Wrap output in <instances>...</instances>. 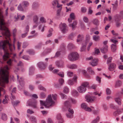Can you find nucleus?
Listing matches in <instances>:
<instances>
[{"mask_svg": "<svg viewBox=\"0 0 123 123\" xmlns=\"http://www.w3.org/2000/svg\"><path fill=\"white\" fill-rule=\"evenodd\" d=\"M72 94L73 95L75 96L78 95V92L75 90H73L72 92Z\"/></svg>", "mask_w": 123, "mask_h": 123, "instance_id": "obj_35", "label": "nucleus"}, {"mask_svg": "<svg viewBox=\"0 0 123 123\" xmlns=\"http://www.w3.org/2000/svg\"><path fill=\"white\" fill-rule=\"evenodd\" d=\"M93 23L94 24L96 25H98V21L97 19H95L93 20Z\"/></svg>", "mask_w": 123, "mask_h": 123, "instance_id": "obj_63", "label": "nucleus"}, {"mask_svg": "<svg viewBox=\"0 0 123 123\" xmlns=\"http://www.w3.org/2000/svg\"><path fill=\"white\" fill-rule=\"evenodd\" d=\"M116 102L119 105H121L122 104L121 100L119 98H116L115 99Z\"/></svg>", "mask_w": 123, "mask_h": 123, "instance_id": "obj_30", "label": "nucleus"}, {"mask_svg": "<svg viewBox=\"0 0 123 123\" xmlns=\"http://www.w3.org/2000/svg\"><path fill=\"white\" fill-rule=\"evenodd\" d=\"M89 86V83L87 82H85L82 83L81 85L79 86L77 88V90L80 93H83L86 90V87Z\"/></svg>", "mask_w": 123, "mask_h": 123, "instance_id": "obj_5", "label": "nucleus"}, {"mask_svg": "<svg viewBox=\"0 0 123 123\" xmlns=\"http://www.w3.org/2000/svg\"><path fill=\"white\" fill-rule=\"evenodd\" d=\"M58 0H54L52 2V5L54 7H57L58 8L61 7L62 5H59L58 3Z\"/></svg>", "mask_w": 123, "mask_h": 123, "instance_id": "obj_14", "label": "nucleus"}, {"mask_svg": "<svg viewBox=\"0 0 123 123\" xmlns=\"http://www.w3.org/2000/svg\"><path fill=\"white\" fill-rule=\"evenodd\" d=\"M27 112L28 114H31L34 113V112L30 109H28L27 111Z\"/></svg>", "mask_w": 123, "mask_h": 123, "instance_id": "obj_51", "label": "nucleus"}, {"mask_svg": "<svg viewBox=\"0 0 123 123\" xmlns=\"http://www.w3.org/2000/svg\"><path fill=\"white\" fill-rule=\"evenodd\" d=\"M40 20L42 23H45L46 22L45 19L43 17H41L40 18Z\"/></svg>", "mask_w": 123, "mask_h": 123, "instance_id": "obj_43", "label": "nucleus"}, {"mask_svg": "<svg viewBox=\"0 0 123 123\" xmlns=\"http://www.w3.org/2000/svg\"><path fill=\"white\" fill-rule=\"evenodd\" d=\"M29 26L28 25H27L26 27L25 30V33L22 34V38H24L27 35V33L29 31Z\"/></svg>", "mask_w": 123, "mask_h": 123, "instance_id": "obj_19", "label": "nucleus"}, {"mask_svg": "<svg viewBox=\"0 0 123 123\" xmlns=\"http://www.w3.org/2000/svg\"><path fill=\"white\" fill-rule=\"evenodd\" d=\"M46 64H44L42 62H40L38 63V67L41 70L44 69L46 68Z\"/></svg>", "mask_w": 123, "mask_h": 123, "instance_id": "obj_15", "label": "nucleus"}, {"mask_svg": "<svg viewBox=\"0 0 123 123\" xmlns=\"http://www.w3.org/2000/svg\"><path fill=\"white\" fill-rule=\"evenodd\" d=\"M112 5L113 6V9L115 10H116L118 6L117 1V0L116 1L115 3L114 4H112Z\"/></svg>", "mask_w": 123, "mask_h": 123, "instance_id": "obj_36", "label": "nucleus"}, {"mask_svg": "<svg viewBox=\"0 0 123 123\" xmlns=\"http://www.w3.org/2000/svg\"><path fill=\"white\" fill-rule=\"evenodd\" d=\"M122 85V82L120 80H118L116 81L115 85V87H117L120 86Z\"/></svg>", "mask_w": 123, "mask_h": 123, "instance_id": "obj_34", "label": "nucleus"}, {"mask_svg": "<svg viewBox=\"0 0 123 123\" xmlns=\"http://www.w3.org/2000/svg\"><path fill=\"white\" fill-rule=\"evenodd\" d=\"M17 30L16 29H14L13 31V36L14 37V42L15 41L16 39L15 38H14L15 35H16V32Z\"/></svg>", "mask_w": 123, "mask_h": 123, "instance_id": "obj_50", "label": "nucleus"}, {"mask_svg": "<svg viewBox=\"0 0 123 123\" xmlns=\"http://www.w3.org/2000/svg\"><path fill=\"white\" fill-rule=\"evenodd\" d=\"M118 114H120L122 113L123 111V109H118L117 110Z\"/></svg>", "mask_w": 123, "mask_h": 123, "instance_id": "obj_64", "label": "nucleus"}, {"mask_svg": "<svg viewBox=\"0 0 123 123\" xmlns=\"http://www.w3.org/2000/svg\"><path fill=\"white\" fill-rule=\"evenodd\" d=\"M23 80L24 79L22 77L20 78L19 80L20 85L22 86H23L25 84V83Z\"/></svg>", "mask_w": 123, "mask_h": 123, "instance_id": "obj_28", "label": "nucleus"}, {"mask_svg": "<svg viewBox=\"0 0 123 123\" xmlns=\"http://www.w3.org/2000/svg\"><path fill=\"white\" fill-rule=\"evenodd\" d=\"M60 95L62 99H65L67 98V96L62 93H61Z\"/></svg>", "mask_w": 123, "mask_h": 123, "instance_id": "obj_61", "label": "nucleus"}, {"mask_svg": "<svg viewBox=\"0 0 123 123\" xmlns=\"http://www.w3.org/2000/svg\"><path fill=\"white\" fill-rule=\"evenodd\" d=\"M12 61L10 59L7 62L8 67L7 65L3 68H1L0 70V85L5 87V85L8 83L9 74L8 70L12 66Z\"/></svg>", "mask_w": 123, "mask_h": 123, "instance_id": "obj_2", "label": "nucleus"}, {"mask_svg": "<svg viewBox=\"0 0 123 123\" xmlns=\"http://www.w3.org/2000/svg\"><path fill=\"white\" fill-rule=\"evenodd\" d=\"M45 94L44 93L42 92L40 93V96L41 98H44L45 97Z\"/></svg>", "mask_w": 123, "mask_h": 123, "instance_id": "obj_52", "label": "nucleus"}, {"mask_svg": "<svg viewBox=\"0 0 123 123\" xmlns=\"http://www.w3.org/2000/svg\"><path fill=\"white\" fill-rule=\"evenodd\" d=\"M22 58L27 60H29L30 59V58L29 56L26 55H24L22 57Z\"/></svg>", "mask_w": 123, "mask_h": 123, "instance_id": "obj_55", "label": "nucleus"}, {"mask_svg": "<svg viewBox=\"0 0 123 123\" xmlns=\"http://www.w3.org/2000/svg\"><path fill=\"white\" fill-rule=\"evenodd\" d=\"M108 47L106 45H104L103 47L101 49V51L103 53L106 52L108 50Z\"/></svg>", "mask_w": 123, "mask_h": 123, "instance_id": "obj_18", "label": "nucleus"}, {"mask_svg": "<svg viewBox=\"0 0 123 123\" xmlns=\"http://www.w3.org/2000/svg\"><path fill=\"white\" fill-rule=\"evenodd\" d=\"M69 91V89L68 87L67 86L65 87L63 89V92L65 93H68Z\"/></svg>", "mask_w": 123, "mask_h": 123, "instance_id": "obj_37", "label": "nucleus"}, {"mask_svg": "<svg viewBox=\"0 0 123 123\" xmlns=\"http://www.w3.org/2000/svg\"><path fill=\"white\" fill-rule=\"evenodd\" d=\"M81 107L85 111L88 112H91L92 111L91 109L88 107L86 104L83 103L81 105Z\"/></svg>", "mask_w": 123, "mask_h": 123, "instance_id": "obj_12", "label": "nucleus"}, {"mask_svg": "<svg viewBox=\"0 0 123 123\" xmlns=\"http://www.w3.org/2000/svg\"><path fill=\"white\" fill-rule=\"evenodd\" d=\"M60 27L62 32L63 33H66L68 31V27L65 23L61 24Z\"/></svg>", "mask_w": 123, "mask_h": 123, "instance_id": "obj_7", "label": "nucleus"}, {"mask_svg": "<svg viewBox=\"0 0 123 123\" xmlns=\"http://www.w3.org/2000/svg\"><path fill=\"white\" fill-rule=\"evenodd\" d=\"M77 24V23L76 21H74L72 24H70L69 26L72 27L73 30H74V28L76 27V26Z\"/></svg>", "mask_w": 123, "mask_h": 123, "instance_id": "obj_24", "label": "nucleus"}, {"mask_svg": "<svg viewBox=\"0 0 123 123\" xmlns=\"http://www.w3.org/2000/svg\"><path fill=\"white\" fill-rule=\"evenodd\" d=\"M92 37L93 39L96 41H99L100 39V37L98 36L94 35Z\"/></svg>", "mask_w": 123, "mask_h": 123, "instance_id": "obj_27", "label": "nucleus"}, {"mask_svg": "<svg viewBox=\"0 0 123 123\" xmlns=\"http://www.w3.org/2000/svg\"><path fill=\"white\" fill-rule=\"evenodd\" d=\"M60 77L63 78L64 76V73L63 72H61L57 74Z\"/></svg>", "mask_w": 123, "mask_h": 123, "instance_id": "obj_54", "label": "nucleus"}, {"mask_svg": "<svg viewBox=\"0 0 123 123\" xmlns=\"http://www.w3.org/2000/svg\"><path fill=\"white\" fill-rule=\"evenodd\" d=\"M38 88L40 90H42L44 91H46V88L41 85H39L38 86Z\"/></svg>", "mask_w": 123, "mask_h": 123, "instance_id": "obj_46", "label": "nucleus"}, {"mask_svg": "<svg viewBox=\"0 0 123 123\" xmlns=\"http://www.w3.org/2000/svg\"><path fill=\"white\" fill-rule=\"evenodd\" d=\"M37 35V33H36L34 35L29 36L28 37V38L29 39H31L34 37L36 36Z\"/></svg>", "mask_w": 123, "mask_h": 123, "instance_id": "obj_57", "label": "nucleus"}, {"mask_svg": "<svg viewBox=\"0 0 123 123\" xmlns=\"http://www.w3.org/2000/svg\"><path fill=\"white\" fill-rule=\"evenodd\" d=\"M46 27V26H42V25H40L39 26V30H41V31L42 32H43L44 31V28Z\"/></svg>", "mask_w": 123, "mask_h": 123, "instance_id": "obj_42", "label": "nucleus"}, {"mask_svg": "<svg viewBox=\"0 0 123 123\" xmlns=\"http://www.w3.org/2000/svg\"><path fill=\"white\" fill-rule=\"evenodd\" d=\"M34 70V67L33 66H31L29 70V74L30 75H31L33 73Z\"/></svg>", "mask_w": 123, "mask_h": 123, "instance_id": "obj_32", "label": "nucleus"}, {"mask_svg": "<svg viewBox=\"0 0 123 123\" xmlns=\"http://www.w3.org/2000/svg\"><path fill=\"white\" fill-rule=\"evenodd\" d=\"M59 83L61 85L63 84L64 82V80L63 79L60 78L59 80Z\"/></svg>", "mask_w": 123, "mask_h": 123, "instance_id": "obj_56", "label": "nucleus"}, {"mask_svg": "<svg viewBox=\"0 0 123 123\" xmlns=\"http://www.w3.org/2000/svg\"><path fill=\"white\" fill-rule=\"evenodd\" d=\"M116 65L114 63L111 64L109 67V69L110 71L113 70L115 68Z\"/></svg>", "mask_w": 123, "mask_h": 123, "instance_id": "obj_22", "label": "nucleus"}, {"mask_svg": "<svg viewBox=\"0 0 123 123\" xmlns=\"http://www.w3.org/2000/svg\"><path fill=\"white\" fill-rule=\"evenodd\" d=\"M42 45V43H40L38 44L35 46V48L37 49H40L41 48Z\"/></svg>", "mask_w": 123, "mask_h": 123, "instance_id": "obj_39", "label": "nucleus"}, {"mask_svg": "<svg viewBox=\"0 0 123 123\" xmlns=\"http://www.w3.org/2000/svg\"><path fill=\"white\" fill-rule=\"evenodd\" d=\"M22 4L23 5L26 7L27 6L29 5V2L28 1H23L22 2Z\"/></svg>", "mask_w": 123, "mask_h": 123, "instance_id": "obj_48", "label": "nucleus"}, {"mask_svg": "<svg viewBox=\"0 0 123 123\" xmlns=\"http://www.w3.org/2000/svg\"><path fill=\"white\" fill-rule=\"evenodd\" d=\"M120 16L118 15H117L115 16V19L116 21H118L120 20L121 18Z\"/></svg>", "mask_w": 123, "mask_h": 123, "instance_id": "obj_49", "label": "nucleus"}, {"mask_svg": "<svg viewBox=\"0 0 123 123\" xmlns=\"http://www.w3.org/2000/svg\"><path fill=\"white\" fill-rule=\"evenodd\" d=\"M0 31H1L2 35L6 39L0 42V48L2 49L4 51V54L3 58L4 61H6L12 54V58L15 62L16 61L14 59L17 58L16 54H12L13 50H15L14 45H12L10 43L11 41L10 37V33L8 29L6 26L3 19V16L0 12ZM0 36V37H2Z\"/></svg>", "mask_w": 123, "mask_h": 123, "instance_id": "obj_1", "label": "nucleus"}, {"mask_svg": "<svg viewBox=\"0 0 123 123\" xmlns=\"http://www.w3.org/2000/svg\"><path fill=\"white\" fill-rule=\"evenodd\" d=\"M40 104L41 106H44L45 107L47 108L53 105L55 102L52 100L51 95L48 96L46 102L42 100L40 101Z\"/></svg>", "mask_w": 123, "mask_h": 123, "instance_id": "obj_4", "label": "nucleus"}, {"mask_svg": "<svg viewBox=\"0 0 123 123\" xmlns=\"http://www.w3.org/2000/svg\"><path fill=\"white\" fill-rule=\"evenodd\" d=\"M87 71L89 72V73L91 75H94L95 74V73L94 71L92 69V68L90 67L87 68Z\"/></svg>", "mask_w": 123, "mask_h": 123, "instance_id": "obj_23", "label": "nucleus"}, {"mask_svg": "<svg viewBox=\"0 0 123 123\" xmlns=\"http://www.w3.org/2000/svg\"><path fill=\"white\" fill-rule=\"evenodd\" d=\"M70 18H72V19H74L75 18L74 13H71L70 15Z\"/></svg>", "mask_w": 123, "mask_h": 123, "instance_id": "obj_62", "label": "nucleus"}, {"mask_svg": "<svg viewBox=\"0 0 123 123\" xmlns=\"http://www.w3.org/2000/svg\"><path fill=\"white\" fill-rule=\"evenodd\" d=\"M77 77L76 75H74L72 79H69L68 80V84L70 86L74 85V83L77 82Z\"/></svg>", "mask_w": 123, "mask_h": 123, "instance_id": "obj_9", "label": "nucleus"}, {"mask_svg": "<svg viewBox=\"0 0 123 123\" xmlns=\"http://www.w3.org/2000/svg\"><path fill=\"white\" fill-rule=\"evenodd\" d=\"M74 47L73 44L71 43L68 44V48L69 49H72Z\"/></svg>", "mask_w": 123, "mask_h": 123, "instance_id": "obj_41", "label": "nucleus"}, {"mask_svg": "<svg viewBox=\"0 0 123 123\" xmlns=\"http://www.w3.org/2000/svg\"><path fill=\"white\" fill-rule=\"evenodd\" d=\"M20 15H18L17 14V15H15L14 16V21L16 22L18 20L20 19Z\"/></svg>", "mask_w": 123, "mask_h": 123, "instance_id": "obj_40", "label": "nucleus"}, {"mask_svg": "<svg viewBox=\"0 0 123 123\" xmlns=\"http://www.w3.org/2000/svg\"><path fill=\"white\" fill-rule=\"evenodd\" d=\"M87 9L84 7H82L81 8V12L83 13H85L86 12Z\"/></svg>", "mask_w": 123, "mask_h": 123, "instance_id": "obj_58", "label": "nucleus"}, {"mask_svg": "<svg viewBox=\"0 0 123 123\" xmlns=\"http://www.w3.org/2000/svg\"><path fill=\"white\" fill-rule=\"evenodd\" d=\"M110 42L113 43V45H117L118 43L117 41L114 39H111L110 40Z\"/></svg>", "mask_w": 123, "mask_h": 123, "instance_id": "obj_44", "label": "nucleus"}, {"mask_svg": "<svg viewBox=\"0 0 123 123\" xmlns=\"http://www.w3.org/2000/svg\"><path fill=\"white\" fill-rule=\"evenodd\" d=\"M68 59L71 61H74L78 60L79 56L77 52H74L71 53L68 56Z\"/></svg>", "mask_w": 123, "mask_h": 123, "instance_id": "obj_6", "label": "nucleus"}, {"mask_svg": "<svg viewBox=\"0 0 123 123\" xmlns=\"http://www.w3.org/2000/svg\"><path fill=\"white\" fill-rule=\"evenodd\" d=\"M56 117L58 120V123H64L63 121L60 114H58L56 116Z\"/></svg>", "mask_w": 123, "mask_h": 123, "instance_id": "obj_17", "label": "nucleus"}, {"mask_svg": "<svg viewBox=\"0 0 123 123\" xmlns=\"http://www.w3.org/2000/svg\"><path fill=\"white\" fill-rule=\"evenodd\" d=\"M37 102L36 100L32 101L31 102V100H30L27 102V106H31L34 108H36L37 107Z\"/></svg>", "mask_w": 123, "mask_h": 123, "instance_id": "obj_11", "label": "nucleus"}, {"mask_svg": "<svg viewBox=\"0 0 123 123\" xmlns=\"http://www.w3.org/2000/svg\"><path fill=\"white\" fill-rule=\"evenodd\" d=\"M67 67L71 69H75L77 68V65L74 64H68L67 65Z\"/></svg>", "mask_w": 123, "mask_h": 123, "instance_id": "obj_21", "label": "nucleus"}, {"mask_svg": "<svg viewBox=\"0 0 123 123\" xmlns=\"http://www.w3.org/2000/svg\"><path fill=\"white\" fill-rule=\"evenodd\" d=\"M90 39V36L89 35H87L86 36L85 42L84 43L82 44V47L81 48L80 51H84L86 49V45L87 43L89 42Z\"/></svg>", "mask_w": 123, "mask_h": 123, "instance_id": "obj_8", "label": "nucleus"}, {"mask_svg": "<svg viewBox=\"0 0 123 123\" xmlns=\"http://www.w3.org/2000/svg\"><path fill=\"white\" fill-rule=\"evenodd\" d=\"M8 97V96L7 95L5 96V98L3 99L2 101V103L3 104H5L8 103V101L9 100Z\"/></svg>", "mask_w": 123, "mask_h": 123, "instance_id": "obj_25", "label": "nucleus"}, {"mask_svg": "<svg viewBox=\"0 0 123 123\" xmlns=\"http://www.w3.org/2000/svg\"><path fill=\"white\" fill-rule=\"evenodd\" d=\"M20 103V102L19 101H14L12 102V105L14 106H16Z\"/></svg>", "mask_w": 123, "mask_h": 123, "instance_id": "obj_45", "label": "nucleus"}, {"mask_svg": "<svg viewBox=\"0 0 123 123\" xmlns=\"http://www.w3.org/2000/svg\"><path fill=\"white\" fill-rule=\"evenodd\" d=\"M68 76L69 77H72L73 75V73L70 71H68L67 73Z\"/></svg>", "mask_w": 123, "mask_h": 123, "instance_id": "obj_60", "label": "nucleus"}, {"mask_svg": "<svg viewBox=\"0 0 123 123\" xmlns=\"http://www.w3.org/2000/svg\"><path fill=\"white\" fill-rule=\"evenodd\" d=\"M26 52L30 54H32L34 53L33 50L32 49L28 50H27Z\"/></svg>", "mask_w": 123, "mask_h": 123, "instance_id": "obj_59", "label": "nucleus"}, {"mask_svg": "<svg viewBox=\"0 0 123 123\" xmlns=\"http://www.w3.org/2000/svg\"><path fill=\"white\" fill-rule=\"evenodd\" d=\"M83 38V35L81 36L80 35H79L78 36V39L77 40V42H78L82 41Z\"/></svg>", "mask_w": 123, "mask_h": 123, "instance_id": "obj_33", "label": "nucleus"}, {"mask_svg": "<svg viewBox=\"0 0 123 123\" xmlns=\"http://www.w3.org/2000/svg\"><path fill=\"white\" fill-rule=\"evenodd\" d=\"M29 119L33 123H37V120L36 117L34 116H31L30 117Z\"/></svg>", "mask_w": 123, "mask_h": 123, "instance_id": "obj_20", "label": "nucleus"}, {"mask_svg": "<svg viewBox=\"0 0 123 123\" xmlns=\"http://www.w3.org/2000/svg\"><path fill=\"white\" fill-rule=\"evenodd\" d=\"M38 18L37 16L35 15L33 17V20L34 22L35 23H40V22H38Z\"/></svg>", "mask_w": 123, "mask_h": 123, "instance_id": "obj_31", "label": "nucleus"}, {"mask_svg": "<svg viewBox=\"0 0 123 123\" xmlns=\"http://www.w3.org/2000/svg\"><path fill=\"white\" fill-rule=\"evenodd\" d=\"M76 36L75 33H73L70 34L68 36V38L71 39H72L73 37Z\"/></svg>", "mask_w": 123, "mask_h": 123, "instance_id": "obj_38", "label": "nucleus"}, {"mask_svg": "<svg viewBox=\"0 0 123 123\" xmlns=\"http://www.w3.org/2000/svg\"><path fill=\"white\" fill-rule=\"evenodd\" d=\"M111 47L112 51L113 52H115L117 49V45L112 44L111 45Z\"/></svg>", "mask_w": 123, "mask_h": 123, "instance_id": "obj_29", "label": "nucleus"}, {"mask_svg": "<svg viewBox=\"0 0 123 123\" xmlns=\"http://www.w3.org/2000/svg\"><path fill=\"white\" fill-rule=\"evenodd\" d=\"M55 63L56 65L58 68H62L64 66V62L62 61H56Z\"/></svg>", "mask_w": 123, "mask_h": 123, "instance_id": "obj_13", "label": "nucleus"}, {"mask_svg": "<svg viewBox=\"0 0 123 123\" xmlns=\"http://www.w3.org/2000/svg\"><path fill=\"white\" fill-rule=\"evenodd\" d=\"M69 101H71L73 104L76 103L77 101L75 99L70 98H69V101H66L64 103L63 109L64 111L68 110V112L66 113V116L68 118H71L73 117L74 111L73 110L70 108L71 106Z\"/></svg>", "mask_w": 123, "mask_h": 123, "instance_id": "obj_3", "label": "nucleus"}, {"mask_svg": "<svg viewBox=\"0 0 123 123\" xmlns=\"http://www.w3.org/2000/svg\"><path fill=\"white\" fill-rule=\"evenodd\" d=\"M87 59L89 60H91V61L90 63L92 66L94 67L97 65L98 61L97 58H94L93 59L92 57L91 56Z\"/></svg>", "mask_w": 123, "mask_h": 123, "instance_id": "obj_10", "label": "nucleus"}, {"mask_svg": "<svg viewBox=\"0 0 123 123\" xmlns=\"http://www.w3.org/2000/svg\"><path fill=\"white\" fill-rule=\"evenodd\" d=\"M53 30L51 28L50 29L49 31V33L48 35L47 36L48 37H49L51 36L52 35V33H51V32L53 31Z\"/></svg>", "mask_w": 123, "mask_h": 123, "instance_id": "obj_47", "label": "nucleus"}, {"mask_svg": "<svg viewBox=\"0 0 123 123\" xmlns=\"http://www.w3.org/2000/svg\"><path fill=\"white\" fill-rule=\"evenodd\" d=\"M99 117H98L92 121L91 123H97L99 121Z\"/></svg>", "mask_w": 123, "mask_h": 123, "instance_id": "obj_53", "label": "nucleus"}, {"mask_svg": "<svg viewBox=\"0 0 123 123\" xmlns=\"http://www.w3.org/2000/svg\"><path fill=\"white\" fill-rule=\"evenodd\" d=\"M1 118L4 121H6L7 119V117L5 114L4 113H2Z\"/></svg>", "mask_w": 123, "mask_h": 123, "instance_id": "obj_26", "label": "nucleus"}, {"mask_svg": "<svg viewBox=\"0 0 123 123\" xmlns=\"http://www.w3.org/2000/svg\"><path fill=\"white\" fill-rule=\"evenodd\" d=\"M95 98L94 97H91L88 95H86L85 97L86 99L88 102H92L93 101Z\"/></svg>", "mask_w": 123, "mask_h": 123, "instance_id": "obj_16", "label": "nucleus"}]
</instances>
